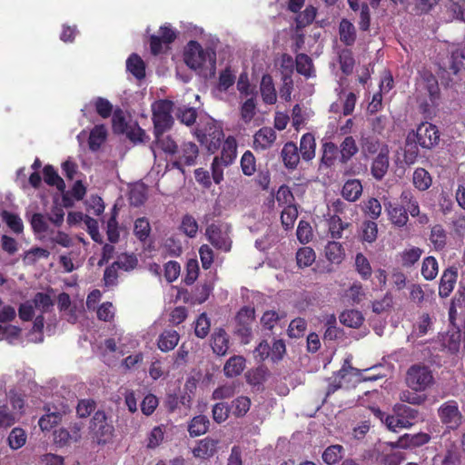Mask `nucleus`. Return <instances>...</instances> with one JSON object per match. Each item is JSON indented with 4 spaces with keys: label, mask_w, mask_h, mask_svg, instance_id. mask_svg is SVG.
<instances>
[{
    "label": "nucleus",
    "mask_w": 465,
    "mask_h": 465,
    "mask_svg": "<svg viewBox=\"0 0 465 465\" xmlns=\"http://www.w3.org/2000/svg\"><path fill=\"white\" fill-rule=\"evenodd\" d=\"M107 131L104 124L95 125L90 132L88 138L89 149L93 152L98 151L105 142Z\"/></svg>",
    "instance_id": "29"
},
{
    "label": "nucleus",
    "mask_w": 465,
    "mask_h": 465,
    "mask_svg": "<svg viewBox=\"0 0 465 465\" xmlns=\"http://www.w3.org/2000/svg\"><path fill=\"white\" fill-rule=\"evenodd\" d=\"M173 104L169 100H160L153 104V134H163L169 131L173 124L172 115Z\"/></svg>",
    "instance_id": "4"
},
{
    "label": "nucleus",
    "mask_w": 465,
    "mask_h": 465,
    "mask_svg": "<svg viewBox=\"0 0 465 465\" xmlns=\"http://www.w3.org/2000/svg\"><path fill=\"white\" fill-rule=\"evenodd\" d=\"M344 254V249L338 242H329L325 246V256L332 263H341Z\"/></svg>",
    "instance_id": "42"
},
{
    "label": "nucleus",
    "mask_w": 465,
    "mask_h": 465,
    "mask_svg": "<svg viewBox=\"0 0 465 465\" xmlns=\"http://www.w3.org/2000/svg\"><path fill=\"white\" fill-rule=\"evenodd\" d=\"M275 197L279 205H284V207L295 205L293 193L286 184H282L279 187Z\"/></svg>",
    "instance_id": "62"
},
{
    "label": "nucleus",
    "mask_w": 465,
    "mask_h": 465,
    "mask_svg": "<svg viewBox=\"0 0 465 465\" xmlns=\"http://www.w3.org/2000/svg\"><path fill=\"white\" fill-rule=\"evenodd\" d=\"M321 163L326 167H331L338 156L339 149L332 142H325L322 147Z\"/></svg>",
    "instance_id": "39"
},
{
    "label": "nucleus",
    "mask_w": 465,
    "mask_h": 465,
    "mask_svg": "<svg viewBox=\"0 0 465 465\" xmlns=\"http://www.w3.org/2000/svg\"><path fill=\"white\" fill-rule=\"evenodd\" d=\"M360 145L362 155L368 158L375 153H380L381 147L385 144L381 143L380 139L373 135H361Z\"/></svg>",
    "instance_id": "23"
},
{
    "label": "nucleus",
    "mask_w": 465,
    "mask_h": 465,
    "mask_svg": "<svg viewBox=\"0 0 465 465\" xmlns=\"http://www.w3.org/2000/svg\"><path fill=\"white\" fill-rule=\"evenodd\" d=\"M447 232L441 224H435L430 229V241L437 252L443 251L447 244Z\"/></svg>",
    "instance_id": "31"
},
{
    "label": "nucleus",
    "mask_w": 465,
    "mask_h": 465,
    "mask_svg": "<svg viewBox=\"0 0 465 465\" xmlns=\"http://www.w3.org/2000/svg\"><path fill=\"white\" fill-rule=\"evenodd\" d=\"M230 407L232 413L235 417H243L250 410L251 400L246 396H239L232 401Z\"/></svg>",
    "instance_id": "47"
},
{
    "label": "nucleus",
    "mask_w": 465,
    "mask_h": 465,
    "mask_svg": "<svg viewBox=\"0 0 465 465\" xmlns=\"http://www.w3.org/2000/svg\"><path fill=\"white\" fill-rule=\"evenodd\" d=\"M412 183L415 188L423 192L430 187L432 179L427 170L424 168H417L413 173Z\"/></svg>",
    "instance_id": "40"
},
{
    "label": "nucleus",
    "mask_w": 465,
    "mask_h": 465,
    "mask_svg": "<svg viewBox=\"0 0 465 465\" xmlns=\"http://www.w3.org/2000/svg\"><path fill=\"white\" fill-rule=\"evenodd\" d=\"M458 280V269L450 266L445 269L440 276L439 283V296L442 299L448 298L453 292Z\"/></svg>",
    "instance_id": "15"
},
{
    "label": "nucleus",
    "mask_w": 465,
    "mask_h": 465,
    "mask_svg": "<svg viewBox=\"0 0 465 465\" xmlns=\"http://www.w3.org/2000/svg\"><path fill=\"white\" fill-rule=\"evenodd\" d=\"M401 201L403 206L406 208L407 213L412 217H417L420 224H426L429 222V217L426 213H420V204L417 199L414 197L411 190H404L401 193Z\"/></svg>",
    "instance_id": "14"
},
{
    "label": "nucleus",
    "mask_w": 465,
    "mask_h": 465,
    "mask_svg": "<svg viewBox=\"0 0 465 465\" xmlns=\"http://www.w3.org/2000/svg\"><path fill=\"white\" fill-rule=\"evenodd\" d=\"M416 143L423 149H431L440 142V131L435 124L421 123L416 130Z\"/></svg>",
    "instance_id": "10"
},
{
    "label": "nucleus",
    "mask_w": 465,
    "mask_h": 465,
    "mask_svg": "<svg viewBox=\"0 0 465 465\" xmlns=\"http://www.w3.org/2000/svg\"><path fill=\"white\" fill-rule=\"evenodd\" d=\"M374 413L377 417L381 419L382 422H384L386 427L391 431H396L397 428H408L412 424L411 421L404 420L398 415L397 417L393 415H386L380 409L374 410Z\"/></svg>",
    "instance_id": "28"
},
{
    "label": "nucleus",
    "mask_w": 465,
    "mask_h": 465,
    "mask_svg": "<svg viewBox=\"0 0 465 465\" xmlns=\"http://www.w3.org/2000/svg\"><path fill=\"white\" fill-rule=\"evenodd\" d=\"M446 8L452 18L465 21V0H449Z\"/></svg>",
    "instance_id": "57"
},
{
    "label": "nucleus",
    "mask_w": 465,
    "mask_h": 465,
    "mask_svg": "<svg viewBox=\"0 0 465 465\" xmlns=\"http://www.w3.org/2000/svg\"><path fill=\"white\" fill-rule=\"evenodd\" d=\"M260 92L264 104H274L276 103L277 94L273 79L269 74L262 75L260 84Z\"/></svg>",
    "instance_id": "21"
},
{
    "label": "nucleus",
    "mask_w": 465,
    "mask_h": 465,
    "mask_svg": "<svg viewBox=\"0 0 465 465\" xmlns=\"http://www.w3.org/2000/svg\"><path fill=\"white\" fill-rule=\"evenodd\" d=\"M315 252L311 247H302L296 252V261L299 267H309L315 261Z\"/></svg>",
    "instance_id": "52"
},
{
    "label": "nucleus",
    "mask_w": 465,
    "mask_h": 465,
    "mask_svg": "<svg viewBox=\"0 0 465 465\" xmlns=\"http://www.w3.org/2000/svg\"><path fill=\"white\" fill-rule=\"evenodd\" d=\"M44 180L50 186H55L58 191L64 192L65 183L52 165H45L43 170Z\"/></svg>",
    "instance_id": "44"
},
{
    "label": "nucleus",
    "mask_w": 465,
    "mask_h": 465,
    "mask_svg": "<svg viewBox=\"0 0 465 465\" xmlns=\"http://www.w3.org/2000/svg\"><path fill=\"white\" fill-rule=\"evenodd\" d=\"M89 429L98 443L107 442L113 436L114 426L107 422V417L104 411L94 412Z\"/></svg>",
    "instance_id": "8"
},
{
    "label": "nucleus",
    "mask_w": 465,
    "mask_h": 465,
    "mask_svg": "<svg viewBox=\"0 0 465 465\" xmlns=\"http://www.w3.org/2000/svg\"><path fill=\"white\" fill-rule=\"evenodd\" d=\"M237 157V142L229 135L223 143L220 155H216L211 164L212 178L216 184L223 180V168L232 164Z\"/></svg>",
    "instance_id": "1"
},
{
    "label": "nucleus",
    "mask_w": 465,
    "mask_h": 465,
    "mask_svg": "<svg viewBox=\"0 0 465 465\" xmlns=\"http://www.w3.org/2000/svg\"><path fill=\"white\" fill-rule=\"evenodd\" d=\"M389 148L388 145L381 147L380 153L373 159L371 166V175L378 181L383 179L389 169Z\"/></svg>",
    "instance_id": "16"
},
{
    "label": "nucleus",
    "mask_w": 465,
    "mask_h": 465,
    "mask_svg": "<svg viewBox=\"0 0 465 465\" xmlns=\"http://www.w3.org/2000/svg\"><path fill=\"white\" fill-rule=\"evenodd\" d=\"M339 149V162L341 164H347L349 161L358 153L359 147L355 139L349 135L341 143Z\"/></svg>",
    "instance_id": "22"
},
{
    "label": "nucleus",
    "mask_w": 465,
    "mask_h": 465,
    "mask_svg": "<svg viewBox=\"0 0 465 465\" xmlns=\"http://www.w3.org/2000/svg\"><path fill=\"white\" fill-rule=\"evenodd\" d=\"M124 134L134 143H144L148 139L145 131L137 123L130 124Z\"/></svg>",
    "instance_id": "59"
},
{
    "label": "nucleus",
    "mask_w": 465,
    "mask_h": 465,
    "mask_svg": "<svg viewBox=\"0 0 465 465\" xmlns=\"http://www.w3.org/2000/svg\"><path fill=\"white\" fill-rule=\"evenodd\" d=\"M390 222L397 227H404L409 222V216L403 204L386 201L383 203Z\"/></svg>",
    "instance_id": "12"
},
{
    "label": "nucleus",
    "mask_w": 465,
    "mask_h": 465,
    "mask_svg": "<svg viewBox=\"0 0 465 465\" xmlns=\"http://www.w3.org/2000/svg\"><path fill=\"white\" fill-rule=\"evenodd\" d=\"M113 130L115 134H124L127 131L130 124L126 122L124 112L117 109L114 112L112 118Z\"/></svg>",
    "instance_id": "60"
},
{
    "label": "nucleus",
    "mask_w": 465,
    "mask_h": 465,
    "mask_svg": "<svg viewBox=\"0 0 465 465\" xmlns=\"http://www.w3.org/2000/svg\"><path fill=\"white\" fill-rule=\"evenodd\" d=\"M96 113L104 119L111 116L113 104L104 97H96L93 101Z\"/></svg>",
    "instance_id": "64"
},
{
    "label": "nucleus",
    "mask_w": 465,
    "mask_h": 465,
    "mask_svg": "<svg viewBox=\"0 0 465 465\" xmlns=\"http://www.w3.org/2000/svg\"><path fill=\"white\" fill-rule=\"evenodd\" d=\"M340 40L347 46H351L356 41V29L352 23L343 18L339 25Z\"/></svg>",
    "instance_id": "30"
},
{
    "label": "nucleus",
    "mask_w": 465,
    "mask_h": 465,
    "mask_svg": "<svg viewBox=\"0 0 465 465\" xmlns=\"http://www.w3.org/2000/svg\"><path fill=\"white\" fill-rule=\"evenodd\" d=\"M199 225L195 218L191 214H185L182 218L180 230L188 237L194 238L197 235Z\"/></svg>",
    "instance_id": "55"
},
{
    "label": "nucleus",
    "mask_w": 465,
    "mask_h": 465,
    "mask_svg": "<svg viewBox=\"0 0 465 465\" xmlns=\"http://www.w3.org/2000/svg\"><path fill=\"white\" fill-rule=\"evenodd\" d=\"M362 193V185L358 179H350L345 182L341 189L342 197L349 202L357 201Z\"/></svg>",
    "instance_id": "27"
},
{
    "label": "nucleus",
    "mask_w": 465,
    "mask_h": 465,
    "mask_svg": "<svg viewBox=\"0 0 465 465\" xmlns=\"http://www.w3.org/2000/svg\"><path fill=\"white\" fill-rule=\"evenodd\" d=\"M422 253L423 251L420 247L412 246L405 249L399 254L401 266L404 268L412 267L420 259Z\"/></svg>",
    "instance_id": "35"
},
{
    "label": "nucleus",
    "mask_w": 465,
    "mask_h": 465,
    "mask_svg": "<svg viewBox=\"0 0 465 465\" xmlns=\"http://www.w3.org/2000/svg\"><path fill=\"white\" fill-rule=\"evenodd\" d=\"M245 359L240 355L232 356L223 366L224 375L228 378L239 376L245 368Z\"/></svg>",
    "instance_id": "26"
},
{
    "label": "nucleus",
    "mask_w": 465,
    "mask_h": 465,
    "mask_svg": "<svg viewBox=\"0 0 465 465\" xmlns=\"http://www.w3.org/2000/svg\"><path fill=\"white\" fill-rule=\"evenodd\" d=\"M363 321L362 313L357 310H347L340 315V322L350 328H359Z\"/></svg>",
    "instance_id": "43"
},
{
    "label": "nucleus",
    "mask_w": 465,
    "mask_h": 465,
    "mask_svg": "<svg viewBox=\"0 0 465 465\" xmlns=\"http://www.w3.org/2000/svg\"><path fill=\"white\" fill-rule=\"evenodd\" d=\"M134 233L142 242H144L151 233V225L147 218L140 217L134 222Z\"/></svg>",
    "instance_id": "50"
},
{
    "label": "nucleus",
    "mask_w": 465,
    "mask_h": 465,
    "mask_svg": "<svg viewBox=\"0 0 465 465\" xmlns=\"http://www.w3.org/2000/svg\"><path fill=\"white\" fill-rule=\"evenodd\" d=\"M329 232L333 239H340L342 232L349 227V223L342 222L341 218L337 215H331L328 220Z\"/></svg>",
    "instance_id": "46"
},
{
    "label": "nucleus",
    "mask_w": 465,
    "mask_h": 465,
    "mask_svg": "<svg viewBox=\"0 0 465 465\" xmlns=\"http://www.w3.org/2000/svg\"><path fill=\"white\" fill-rule=\"evenodd\" d=\"M240 163L244 175L251 176L256 172V159L251 151L244 152Z\"/></svg>",
    "instance_id": "58"
},
{
    "label": "nucleus",
    "mask_w": 465,
    "mask_h": 465,
    "mask_svg": "<svg viewBox=\"0 0 465 465\" xmlns=\"http://www.w3.org/2000/svg\"><path fill=\"white\" fill-rule=\"evenodd\" d=\"M154 142L153 144L161 149L163 153L169 155H174L178 153V145L171 135L153 134Z\"/></svg>",
    "instance_id": "32"
},
{
    "label": "nucleus",
    "mask_w": 465,
    "mask_h": 465,
    "mask_svg": "<svg viewBox=\"0 0 465 465\" xmlns=\"http://www.w3.org/2000/svg\"><path fill=\"white\" fill-rule=\"evenodd\" d=\"M180 340L179 333L174 330H164L158 338V348L164 352L173 350Z\"/></svg>",
    "instance_id": "25"
},
{
    "label": "nucleus",
    "mask_w": 465,
    "mask_h": 465,
    "mask_svg": "<svg viewBox=\"0 0 465 465\" xmlns=\"http://www.w3.org/2000/svg\"><path fill=\"white\" fill-rule=\"evenodd\" d=\"M281 157L287 169H296L300 163V153L297 145L293 142L286 143L282 149Z\"/></svg>",
    "instance_id": "18"
},
{
    "label": "nucleus",
    "mask_w": 465,
    "mask_h": 465,
    "mask_svg": "<svg viewBox=\"0 0 465 465\" xmlns=\"http://www.w3.org/2000/svg\"><path fill=\"white\" fill-rule=\"evenodd\" d=\"M343 447L341 445H331L325 449L322 458L328 465H333L342 458Z\"/></svg>",
    "instance_id": "54"
},
{
    "label": "nucleus",
    "mask_w": 465,
    "mask_h": 465,
    "mask_svg": "<svg viewBox=\"0 0 465 465\" xmlns=\"http://www.w3.org/2000/svg\"><path fill=\"white\" fill-rule=\"evenodd\" d=\"M430 436L425 432H419L416 434H405L399 440V445L402 448L420 447L428 443Z\"/></svg>",
    "instance_id": "33"
},
{
    "label": "nucleus",
    "mask_w": 465,
    "mask_h": 465,
    "mask_svg": "<svg viewBox=\"0 0 465 465\" xmlns=\"http://www.w3.org/2000/svg\"><path fill=\"white\" fill-rule=\"evenodd\" d=\"M127 70L138 80L145 77V64L142 58L136 54H132L126 61Z\"/></svg>",
    "instance_id": "34"
},
{
    "label": "nucleus",
    "mask_w": 465,
    "mask_h": 465,
    "mask_svg": "<svg viewBox=\"0 0 465 465\" xmlns=\"http://www.w3.org/2000/svg\"><path fill=\"white\" fill-rule=\"evenodd\" d=\"M339 64L341 72L345 75H350L352 74L355 65V60L353 54L350 49H343L341 51L339 54Z\"/></svg>",
    "instance_id": "49"
},
{
    "label": "nucleus",
    "mask_w": 465,
    "mask_h": 465,
    "mask_svg": "<svg viewBox=\"0 0 465 465\" xmlns=\"http://www.w3.org/2000/svg\"><path fill=\"white\" fill-rule=\"evenodd\" d=\"M62 420V413L54 411L47 413L40 418L38 424L42 430H50L57 425Z\"/></svg>",
    "instance_id": "61"
},
{
    "label": "nucleus",
    "mask_w": 465,
    "mask_h": 465,
    "mask_svg": "<svg viewBox=\"0 0 465 465\" xmlns=\"http://www.w3.org/2000/svg\"><path fill=\"white\" fill-rule=\"evenodd\" d=\"M255 319V310L250 306L242 307L235 316V333L242 338L244 343L249 342L252 335V325Z\"/></svg>",
    "instance_id": "9"
},
{
    "label": "nucleus",
    "mask_w": 465,
    "mask_h": 465,
    "mask_svg": "<svg viewBox=\"0 0 465 465\" xmlns=\"http://www.w3.org/2000/svg\"><path fill=\"white\" fill-rule=\"evenodd\" d=\"M458 310H465V285L463 284L459 285L457 292L450 301L449 308L450 325H455Z\"/></svg>",
    "instance_id": "19"
},
{
    "label": "nucleus",
    "mask_w": 465,
    "mask_h": 465,
    "mask_svg": "<svg viewBox=\"0 0 465 465\" xmlns=\"http://www.w3.org/2000/svg\"><path fill=\"white\" fill-rule=\"evenodd\" d=\"M420 272L425 280H434L439 272V263L437 259L434 256L425 257L422 261Z\"/></svg>",
    "instance_id": "41"
},
{
    "label": "nucleus",
    "mask_w": 465,
    "mask_h": 465,
    "mask_svg": "<svg viewBox=\"0 0 465 465\" xmlns=\"http://www.w3.org/2000/svg\"><path fill=\"white\" fill-rule=\"evenodd\" d=\"M354 268L361 280L368 281L371 279L372 275V268L369 260L363 253L358 252L355 255Z\"/></svg>",
    "instance_id": "36"
},
{
    "label": "nucleus",
    "mask_w": 465,
    "mask_h": 465,
    "mask_svg": "<svg viewBox=\"0 0 465 465\" xmlns=\"http://www.w3.org/2000/svg\"><path fill=\"white\" fill-rule=\"evenodd\" d=\"M378 236V225L374 221H364L361 226V238L363 242L372 243Z\"/></svg>",
    "instance_id": "48"
},
{
    "label": "nucleus",
    "mask_w": 465,
    "mask_h": 465,
    "mask_svg": "<svg viewBox=\"0 0 465 465\" xmlns=\"http://www.w3.org/2000/svg\"><path fill=\"white\" fill-rule=\"evenodd\" d=\"M315 149L316 142L314 135L311 133L304 134L300 141V149H298L302 158L306 162L312 160L315 156Z\"/></svg>",
    "instance_id": "24"
},
{
    "label": "nucleus",
    "mask_w": 465,
    "mask_h": 465,
    "mask_svg": "<svg viewBox=\"0 0 465 465\" xmlns=\"http://www.w3.org/2000/svg\"><path fill=\"white\" fill-rule=\"evenodd\" d=\"M230 338L223 328H216L213 331L210 340V345L213 353L218 356H223L229 350Z\"/></svg>",
    "instance_id": "17"
},
{
    "label": "nucleus",
    "mask_w": 465,
    "mask_h": 465,
    "mask_svg": "<svg viewBox=\"0 0 465 465\" xmlns=\"http://www.w3.org/2000/svg\"><path fill=\"white\" fill-rule=\"evenodd\" d=\"M183 60L193 70L207 68V64L213 68L215 66L216 54L212 49H203L197 41L191 40L185 46Z\"/></svg>",
    "instance_id": "2"
},
{
    "label": "nucleus",
    "mask_w": 465,
    "mask_h": 465,
    "mask_svg": "<svg viewBox=\"0 0 465 465\" xmlns=\"http://www.w3.org/2000/svg\"><path fill=\"white\" fill-rule=\"evenodd\" d=\"M277 138L273 128L263 126L260 128L253 135L252 148L255 151H265L270 149Z\"/></svg>",
    "instance_id": "13"
},
{
    "label": "nucleus",
    "mask_w": 465,
    "mask_h": 465,
    "mask_svg": "<svg viewBox=\"0 0 465 465\" xmlns=\"http://www.w3.org/2000/svg\"><path fill=\"white\" fill-rule=\"evenodd\" d=\"M255 110V99L253 96H252L251 98H248L240 108L241 118L242 121L246 124L250 123L256 114Z\"/></svg>",
    "instance_id": "63"
},
{
    "label": "nucleus",
    "mask_w": 465,
    "mask_h": 465,
    "mask_svg": "<svg viewBox=\"0 0 465 465\" xmlns=\"http://www.w3.org/2000/svg\"><path fill=\"white\" fill-rule=\"evenodd\" d=\"M298 217V210L296 205L285 206L281 213V223L282 227L287 231L293 227Z\"/></svg>",
    "instance_id": "53"
},
{
    "label": "nucleus",
    "mask_w": 465,
    "mask_h": 465,
    "mask_svg": "<svg viewBox=\"0 0 465 465\" xmlns=\"http://www.w3.org/2000/svg\"><path fill=\"white\" fill-rule=\"evenodd\" d=\"M430 369L422 364H414L407 371L406 383L415 391H423L433 383Z\"/></svg>",
    "instance_id": "6"
},
{
    "label": "nucleus",
    "mask_w": 465,
    "mask_h": 465,
    "mask_svg": "<svg viewBox=\"0 0 465 465\" xmlns=\"http://www.w3.org/2000/svg\"><path fill=\"white\" fill-rule=\"evenodd\" d=\"M193 134L211 153H214L220 148L224 138L222 127L217 125L213 119H209L203 127H197Z\"/></svg>",
    "instance_id": "3"
},
{
    "label": "nucleus",
    "mask_w": 465,
    "mask_h": 465,
    "mask_svg": "<svg viewBox=\"0 0 465 465\" xmlns=\"http://www.w3.org/2000/svg\"><path fill=\"white\" fill-rule=\"evenodd\" d=\"M205 237L217 250L229 252L232 248L230 226L226 223H213L205 229Z\"/></svg>",
    "instance_id": "5"
},
{
    "label": "nucleus",
    "mask_w": 465,
    "mask_h": 465,
    "mask_svg": "<svg viewBox=\"0 0 465 465\" xmlns=\"http://www.w3.org/2000/svg\"><path fill=\"white\" fill-rule=\"evenodd\" d=\"M296 71L298 74L310 78L313 75L314 68L312 58L306 54H298L295 57Z\"/></svg>",
    "instance_id": "37"
},
{
    "label": "nucleus",
    "mask_w": 465,
    "mask_h": 465,
    "mask_svg": "<svg viewBox=\"0 0 465 465\" xmlns=\"http://www.w3.org/2000/svg\"><path fill=\"white\" fill-rule=\"evenodd\" d=\"M1 217L15 233L18 234L23 232L24 224L18 214L5 210L2 212Z\"/></svg>",
    "instance_id": "51"
},
{
    "label": "nucleus",
    "mask_w": 465,
    "mask_h": 465,
    "mask_svg": "<svg viewBox=\"0 0 465 465\" xmlns=\"http://www.w3.org/2000/svg\"><path fill=\"white\" fill-rule=\"evenodd\" d=\"M218 440L206 437L201 440L193 448V454L195 458L207 460L213 457L217 450Z\"/></svg>",
    "instance_id": "20"
},
{
    "label": "nucleus",
    "mask_w": 465,
    "mask_h": 465,
    "mask_svg": "<svg viewBox=\"0 0 465 465\" xmlns=\"http://www.w3.org/2000/svg\"><path fill=\"white\" fill-rule=\"evenodd\" d=\"M147 199V187L143 183L136 184L129 193L130 204L135 207L143 205Z\"/></svg>",
    "instance_id": "45"
},
{
    "label": "nucleus",
    "mask_w": 465,
    "mask_h": 465,
    "mask_svg": "<svg viewBox=\"0 0 465 465\" xmlns=\"http://www.w3.org/2000/svg\"><path fill=\"white\" fill-rule=\"evenodd\" d=\"M209 419L204 415H198L193 418L189 426L188 431L192 437H198L203 435L209 428Z\"/></svg>",
    "instance_id": "38"
},
{
    "label": "nucleus",
    "mask_w": 465,
    "mask_h": 465,
    "mask_svg": "<svg viewBox=\"0 0 465 465\" xmlns=\"http://www.w3.org/2000/svg\"><path fill=\"white\" fill-rule=\"evenodd\" d=\"M438 416L442 424L449 430H457L462 423L463 415L459 409V404L454 400L442 403L438 409Z\"/></svg>",
    "instance_id": "7"
},
{
    "label": "nucleus",
    "mask_w": 465,
    "mask_h": 465,
    "mask_svg": "<svg viewBox=\"0 0 465 465\" xmlns=\"http://www.w3.org/2000/svg\"><path fill=\"white\" fill-rule=\"evenodd\" d=\"M177 119L183 124L187 126L193 125L198 116L197 111L195 108L182 106L177 109L175 113Z\"/></svg>",
    "instance_id": "56"
},
{
    "label": "nucleus",
    "mask_w": 465,
    "mask_h": 465,
    "mask_svg": "<svg viewBox=\"0 0 465 465\" xmlns=\"http://www.w3.org/2000/svg\"><path fill=\"white\" fill-rule=\"evenodd\" d=\"M179 157L173 163V166L182 170L183 165L192 166L196 163V159L199 155L198 146L193 142H185L181 145L180 151L178 150Z\"/></svg>",
    "instance_id": "11"
}]
</instances>
